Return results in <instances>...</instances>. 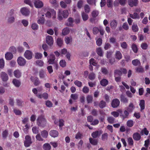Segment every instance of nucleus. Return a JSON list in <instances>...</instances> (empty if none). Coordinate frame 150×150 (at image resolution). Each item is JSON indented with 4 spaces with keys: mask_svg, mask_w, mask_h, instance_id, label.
<instances>
[{
    "mask_svg": "<svg viewBox=\"0 0 150 150\" xmlns=\"http://www.w3.org/2000/svg\"><path fill=\"white\" fill-rule=\"evenodd\" d=\"M72 38L71 37L66 36L64 38V41L67 45L69 44L72 41Z\"/></svg>",
    "mask_w": 150,
    "mask_h": 150,
    "instance_id": "nucleus-33",
    "label": "nucleus"
},
{
    "mask_svg": "<svg viewBox=\"0 0 150 150\" xmlns=\"http://www.w3.org/2000/svg\"><path fill=\"white\" fill-rule=\"evenodd\" d=\"M0 76L2 80L4 81H6L8 79V76L5 72H1L0 74Z\"/></svg>",
    "mask_w": 150,
    "mask_h": 150,
    "instance_id": "nucleus-16",
    "label": "nucleus"
},
{
    "mask_svg": "<svg viewBox=\"0 0 150 150\" xmlns=\"http://www.w3.org/2000/svg\"><path fill=\"white\" fill-rule=\"evenodd\" d=\"M69 13L67 10H64L61 11L59 10L58 12V18L59 20H61L64 18H67L68 16Z\"/></svg>",
    "mask_w": 150,
    "mask_h": 150,
    "instance_id": "nucleus-3",
    "label": "nucleus"
},
{
    "mask_svg": "<svg viewBox=\"0 0 150 150\" xmlns=\"http://www.w3.org/2000/svg\"><path fill=\"white\" fill-rule=\"evenodd\" d=\"M127 141L128 144L129 146H133L134 145V141L132 137H129L127 138Z\"/></svg>",
    "mask_w": 150,
    "mask_h": 150,
    "instance_id": "nucleus-39",
    "label": "nucleus"
},
{
    "mask_svg": "<svg viewBox=\"0 0 150 150\" xmlns=\"http://www.w3.org/2000/svg\"><path fill=\"white\" fill-rule=\"evenodd\" d=\"M81 15L83 21H86L88 19V15L84 12L82 13Z\"/></svg>",
    "mask_w": 150,
    "mask_h": 150,
    "instance_id": "nucleus-42",
    "label": "nucleus"
},
{
    "mask_svg": "<svg viewBox=\"0 0 150 150\" xmlns=\"http://www.w3.org/2000/svg\"><path fill=\"white\" fill-rule=\"evenodd\" d=\"M31 137L29 135H27L25 137V140L24 141V145L26 147H29L32 144Z\"/></svg>",
    "mask_w": 150,
    "mask_h": 150,
    "instance_id": "nucleus-5",
    "label": "nucleus"
},
{
    "mask_svg": "<svg viewBox=\"0 0 150 150\" xmlns=\"http://www.w3.org/2000/svg\"><path fill=\"white\" fill-rule=\"evenodd\" d=\"M84 10L86 13H89L90 11V8L88 5H86L84 6Z\"/></svg>",
    "mask_w": 150,
    "mask_h": 150,
    "instance_id": "nucleus-64",
    "label": "nucleus"
},
{
    "mask_svg": "<svg viewBox=\"0 0 150 150\" xmlns=\"http://www.w3.org/2000/svg\"><path fill=\"white\" fill-rule=\"evenodd\" d=\"M47 43L50 46H51L53 44L54 41L52 36L50 35L47 36L46 38Z\"/></svg>",
    "mask_w": 150,
    "mask_h": 150,
    "instance_id": "nucleus-11",
    "label": "nucleus"
},
{
    "mask_svg": "<svg viewBox=\"0 0 150 150\" xmlns=\"http://www.w3.org/2000/svg\"><path fill=\"white\" fill-rule=\"evenodd\" d=\"M34 4L36 8H40L43 7V3L40 0H35L34 1Z\"/></svg>",
    "mask_w": 150,
    "mask_h": 150,
    "instance_id": "nucleus-9",
    "label": "nucleus"
},
{
    "mask_svg": "<svg viewBox=\"0 0 150 150\" xmlns=\"http://www.w3.org/2000/svg\"><path fill=\"white\" fill-rule=\"evenodd\" d=\"M108 134L107 133H105L102 135L101 139L103 141L107 140L108 138Z\"/></svg>",
    "mask_w": 150,
    "mask_h": 150,
    "instance_id": "nucleus-50",
    "label": "nucleus"
},
{
    "mask_svg": "<svg viewBox=\"0 0 150 150\" xmlns=\"http://www.w3.org/2000/svg\"><path fill=\"white\" fill-rule=\"evenodd\" d=\"M96 77V75L93 72L90 73L88 76V78L91 80H94Z\"/></svg>",
    "mask_w": 150,
    "mask_h": 150,
    "instance_id": "nucleus-43",
    "label": "nucleus"
},
{
    "mask_svg": "<svg viewBox=\"0 0 150 150\" xmlns=\"http://www.w3.org/2000/svg\"><path fill=\"white\" fill-rule=\"evenodd\" d=\"M120 98L121 102L125 103L128 102L127 99L122 94L121 95Z\"/></svg>",
    "mask_w": 150,
    "mask_h": 150,
    "instance_id": "nucleus-38",
    "label": "nucleus"
},
{
    "mask_svg": "<svg viewBox=\"0 0 150 150\" xmlns=\"http://www.w3.org/2000/svg\"><path fill=\"white\" fill-rule=\"evenodd\" d=\"M43 148L44 150H50L51 149V146L49 144L45 143L43 144Z\"/></svg>",
    "mask_w": 150,
    "mask_h": 150,
    "instance_id": "nucleus-32",
    "label": "nucleus"
},
{
    "mask_svg": "<svg viewBox=\"0 0 150 150\" xmlns=\"http://www.w3.org/2000/svg\"><path fill=\"white\" fill-rule=\"evenodd\" d=\"M8 134V131L7 130H5L2 133V137L4 138H6Z\"/></svg>",
    "mask_w": 150,
    "mask_h": 150,
    "instance_id": "nucleus-62",
    "label": "nucleus"
},
{
    "mask_svg": "<svg viewBox=\"0 0 150 150\" xmlns=\"http://www.w3.org/2000/svg\"><path fill=\"white\" fill-rule=\"evenodd\" d=\"M97 45L99 46H101L102 43V40L101 38H98L96 41Z\"/></svg>",
    "mask_w": 150,
    "mask_h": 150,
    "instance_id": "nucleus-59",
    "label": "nucleus"
},
{
    "mask_svg": "<svg viewBox=\"0 0 150 150\" xmlns=\"http://www.w3.org/2000/svg\"><path fill=\"white\" fill-rule=\"evenodd\" d=\"M111 47V46L109 43L106 42L105 44L104 48L105 50H107L110 48Z\"/></svg>",
    "mask_w": 150,
    "mask_h": 150,
    "instance_id": "nucleus-63",
    "label": "nucleus"
},
{
    "mask_svg": "<svg viewBox=\"0 0 150 150\" xmlns=\"http://www.w3.org/2000/svg\"><path fill=\"white\" fill-rule=\"evenodd\" d=\"M93 97L91 95H88L86 97V100L88 103H91L93 100Z\"/></svg>",
    "mask_w": 150,
    "mask_h": 150,
    "instance_id": "nucleus-46",
    "label": "nucleus"
},
{
    "mask_svg": "<svg viewBox=\"0 0 150 150\" xmlns=\"http://www.w3.org/2000/svg\"><path fill=\"white\" fill-rule=\"evenodd\" d=\"M74 83L76 85L79 87H81L82 86V82L78 80L75 81L74 82Z\"/></svg>",
    "mask_w": 150,
    "mask_h": 150,
    "instance_id": "nucleus-57",
    "label": "nucleus"
},
{
    "mask_svg": "<svg viewBox=\"0 0 150 150\" xmlns=\"http://www.w3.org/2000/svg\"><path fill=\"white\" fill-rule=\"evenodd\" d=\"M14 75L16 78H19L21 76V71L19 69L15 70L13 72Z\"/></svg>",
    "mask_w": 150,
    "mask_h": 150,
    "instance_id": "nucleus-24",
    "label": "nucleus"
},
{
    "mask_svg": "<svg viewBox=\"0 0 150 150\" xmlns=\"http://www.w3.org/2000/svg\"><path fill=\"white\" fill-rule=\"evenodd\" d=\"M99 32V29L97 27H95L93 28V34L96 35Z\"/></svg>",
    "mask_w": 150,
    "mask_h": 150,
    "instance_id": "nucleus-53",
    "label": "nucleus"
},
{
    "mask_svg": "<svg viewBox=\"0 0 150 150\" xmlns=\"http://www.w3.org/2000/svg\"><path fill=\"white\" fill-rule=\"evenodd\" d=\"M38 16V18L37 21V23L40 24H43L45 22V19L44 18V15L39 13Z\"/></svg>",
    "mask_w": 150,
    "mask_h": 150,
    "instance_id": "nucleus-7",
    "label": "nucleus"
},
{
    "mask_svg": "<svg viewBox=\"0 0 150 150\" xmlns=\"http://www.w3.org/2000/svg\"><path fill=\"white\" fill-rule=\"evenodd\" d=\"M108 83V81L106 79H103L100 81V84L101 86H107Z\"/></svg>",
    "mask_w": 150,
    "mask_h": 150,
    "instance_id": "nucleus-27",
    "label": "nucleus"
},
{
    "mask_svg": "<svg viewBox=\"0 0 150 150\" xmlns=\"http://www.w3.org/2000/svg\"><path fill=\"white\" fill-rule=\"evenodd\" d=\"M5 57L6 59L10 60L13 57V54L10 52H7L5 55Z\"/></svg>",
    "mask_w": 150,
    "mask_h": 150,
    "instance_id": "nucleus-26",
    "label": "nucleus"
},
{
    "mask_svg": "<svg viewBox=\"0 0 150 150\" xmlns=\"http://www.w3.org/2000/svg\"><path fill=\"white\" fill-rule=\"evenodd\" d=\"M149 131L147 130L146 128H144V129L141 131V135H143L144 134L147 135L149 134Z\"/></svg>",
    "mask_w": 150,
    "mask_h": 150,
    "instance_id": "nucleus-56",
    "label": "nucleus"
},
{
    "mask_svg": "<svg viewBox=\"0 0 150 150\" xmlns=\"http://www.w3.org/2000/svg\"><path fill=\"white\" fill-rule=\"evenodd\" d=\"M121 47L123 49H126L127 47V45L125 42H123L120 43Z\"/></svg>",
    "mask_w": 150,
    "mask_h": 150,
    "instance_id": "nucleus-58",
    "label": "nucleus"
},
{
    "mask_svg": "<svg viewBox=\"0 0 150 150\" xmlns=\"http://www.w3.org/2000/svg\"><path fill=\"white\" fill-rule=\"evenodd\" d=\"M127 126L129 127H131L134 125L133 121L132 120H129L127 121Z\"/></svg>",
    "mask_w": 150,
    "mask_h": 150,
    "instance_id": "nucleus-48",
    "label": "nucleus"
},
{
    "mask_svg": "<svg viewBox=\"0 0 150 150\" xmlns=\"http://www.w3.org/2000/svg\"><path fill=\"white\" fill-rule=\"evenodd\" d=\"M99 14V12L98 11L94 10L92 11L91 13V15L92 16L93 18H96L98 15Z\"/></svg>",
    "mask_w": 150,
    "mask_h": 150,
    "instance_id": "nucleus-44",
    "label": "nucleus"
},
{
    "mask_svg": "<svg viewBox=\"0 0 150 150\" xmlns=\"http://www.w3.org/2000/svg\"><path fill=\"white\" fill-rule=\"evenodd\" d=\"M30 79L35 86H38L40 83L38 79L36 77L32 76L30 78Z\"/></svg>",
    "mask_w": 150,
    "mask_h": 150,
    "instance_id": "nucleus-15",
    "label": "nucleus"
},
{
    "mask_svg": "<svg viewBox=\"0 0 150 150\" xmlns=\"http://www.w3.org/2000/svg\"><path fill=\"white\" fill-rule=\"evenodd\" d=\"M133 138L135 140L137 141L140 139L141 136L137 132L133 134Z\"/></svg>",
    "mask_w": 150,
    "mask_h": 150,
    "instance_id": "nucleus-29",
    "label": "nucleus"
},
{
    "mask_svg": "<svg viewBox=\"0 0 150 150\" xmlns=\"http://www.w3.org/2000/svg\"><path fill=\"white\" fill-rule=\"evenodd\" d=\"M134 108V106L132 103H130L128 107L127 108V110L129 112H132Z\"/></svg>",
    "mask_w": 150,
    "mask_h": 150,
    "instance_id": "nucleus-28",
    "label": "nucleus"
},
{
    "mask_svg": "<svg viewBox=\"0 0 150 150\" xmlns=\"http://www.w3.org/2000/svg\"><path fill=\"white\" fill-rule=\"evenodd\" d=\"M118 23L115 20H113L111 21L110 26L112 29L114 30L117 27Z\"/></svg>",
    "mask_w": 150,
    "mask_h": 150,
    "instance_id": "nucleus-17",
    "label": "nucleus"
},
{
    "mask_svg": "<svg viewBox=\"0 0 150 150\" xmlns=\"http://www.w3.org/2000/svg\"><path fill=\"white\" fill-rule=\"evenodd\" d=\"M132 29L134 32H137L138 30V28L137 25L133 24L132 26Z\"/></svg>",
    "mask_w": 150,
    "mask_h": 150,
    "instance_id": "nucleus-61",
    "label": "nucleus"
},
{
    "mask_svg": "<svg viewBox=\"0 0 150 150\" xmlns=\"http://www.w3.org/2000/svg\"><path fill=\"white\" fill-rule=\"evenodd\" d=\"M106 105V103L104 101L101 100L99 104V106L101 108L105 107Z\"/></svg>",
    "mask_w": 150,
    "mask_h": 150,
    "instance_id": "nucleus-54",
    "label": "nucleus"
},
{
    "mask_svg": "<svg viewBox=\"0 0 150 150\" xmlns=\"http://www.w3.org/2000/svg\"><path fill=\"white\" fill-rule=\"evenodd\" d=\"M33 132L34 134H37L39 132V128L36 126L33 127L32 129Z\"/></svg>",
    "mask_w": 150,
    "mask_h": 150,
    "instance_id": "nucleus-51",
    "label": "nucleus"
},
{
    "mask_svg": "<svg viewBox=\"0 0 150 150\" xmlns=\"http://www.w3.org/2000/svg\"><path fill=\"white\" fill-rule=\"evenodd\" d=\"M110 43L114 44L115 46L118 47L119 46L118 43L117 42L116 39L114 37H111L109 39Z\"/></svg>",
    "mask_w": 150,
    "mask_h": 150,
    "instance_id": "nucleus-22",
    "label": "nucleus"
},
{
    "mask_svg": "<svg viewBox=\"0 0 150 150\" xmlns=\"http://www.w3.org/2000/svg\"><path fill=\"white\" fill-rule=\"evenodd\" d=\"M59 129L62 130V127L64 125V121L62 119H60L59 120Z\"/></svg>",
    "mask_w": 150,
    "mask_h": 150,
    "instance_id": "nucleus-52",
    "label": "nucleus"
},
{
    "mask_svg": "<svg viewBox=\"0 0 150 150\" xmlns=\"http://www.w3.org/2000/svg\"><path fill=\"white\" fill-rule=\"evenodd\" d=\"M17 62L19 65L23 66L25 64L26 60L24 58L19 57L18 58Z\"/></svg>",
    "mask_w": 150,
    "mask_h": 150,
    "instance_id": "nucleus-12",
    "label": "nucleus"
},
{
    "mask_svg": "<svg viewBox=\"0 0 150 150\" xmlns=\"http://www.w3.org/2000/svg\"><path fill=\"white\" fill-rule=\"evenodd\" d=\"M33 53L29 50H26L24 53V56L28 59H30L32 58Z\"/></svg>",
    "mask_w": 150,
    "mask_h": 150,
    "instance_id": "nucleus-10",
    "label": "nucleus"
},
{
    "mask_svg": "<svg viewBox=\"0 0 150 150\" xmlns=\"http://www.w3.org/2000/svg\"><path fill=\"white\" fill-rule=\"evenodd\" d=\"M63 41L61 38H58L57 40V45L59 46H62L63 44Z\"/></svg>",
    "mask_w": 150,
    "mask_h": 150,
    "instance_id": "nucleus-41",
    "label": "nucleus"
},
{
    "mask_svg": "<svg viewBox=\"0 0 150 150\" xmlns=\"http://www.w3.org/2000/svg\"><path fill=\"white\" fill-rule=\"evenodd\" d=\"M120 102L117 99H115L112 100L111 103L112 107L113 108L117 107L119 105Z\"/></svg>",
    "mask_w": 150,
    "mask_h": 150,
    "instance_id": "nucleus-14",
    "label": "nucleus"
},
{
    "mask_svg": "<svg viewBox=\"0 0 150 150\" xmlns=\"http://www.w3.org/2000/svg\"><path fill=\"white\" fill-rule=\"evenodd\" d=\"M20 11L22 14L25 16H28L30 14L29 10L26 7H23L21 9Z\"/></svg>",
    "mask_w": 150,
    "mask_h": 150,
    "instance_id": "nucleus-8",
    "label": "nucleus"
},
{
    "mask_svg": "<svg viewBox=\"0 0 150 150\" xmlns=\"http://www.w3.org/2000/svg\"><path fill=\"white\" fill-rule=\"evenodd\" d=\"M50 135L52 137H56L58 135V132L56 130H52L50 131Z\"/></svg>",
    "mask_w": 150,
    "mask_h": 150,
    "instance_id": "nucleus-21",
    "label": "nucleus"
},
{
    "mask_svg": "<svg viewBox=\"0 0 150 150\" xmlns=\"http://www.w3.org/2000/svg\"><path fill=\"white\" fill-rule=\"evenodd\" d=\"M17 105L20 107H22L23 104V101L21 99H17L16 100Z\"/></svg>",
    "mask_w": 150,
    "mask_h": 150,
    "instance_id": "nucleus-34",
    "label": "nucleus"
},
{
    "mask_svg": "<svg viewBox=\"0 0 150 150\" xmlns=\"http://www.w3.org/2000/svg\"><path fill=\"white\" fill-rule=\"evenodd\" d=\"M36 96L40 99L43 98L45 100H47L48 98L49 95L47 93H44L42 94H38L36 95Z\"/></svg>",
    "mask_w": 150,
    "mask_h": 150,
    "instance_id": "nucleus-13",
    "label": "nucleus"
},
{
    "mask_svg": "<svg viewBox=\"0 0 150 150\" xmlns=\"http://www.w3.org/2000/svg\"><path fill=\"white\" fill-rule=\"evenodd\" d=\"M89 140L90 143L93 145H96L98 144V141L97 139L90 138L89 139Z\"/></svg>",
    "mask_w": 150,
    "mask_h": 150,
    "instance_id": "nucleus-31",
    "label": "nucleus"
},
{
    "mask_svg": "<svg viewBox=\"0 0 150 150\" xmlns=\"http://www.w3.org/2000/svg\"><path fill=\"white\" fill-rule=\"evenodd\" d=\"M129 5L131 7L137 6L138 4V0H128Z\"/></svg>",
    "mask_w": 150,
    "mask_h": 150,
    "instance_id": "nucleus-18",
    "label": "nucleus"
},
{
    "mask_svg": "<svg viewBox=\"0 0 150 150\" xmlns=\"http://www.w3.org/2000/svg\"><path fill=\"white\" fill-rule=\"evenodd\" d=\"M70 32V30L69 28L66 27L64 28L62 31V34L63 35H66L68 34Z\"/></svg>",
    "mask_w": 150,
    "mask_h": 150,
    "instance_id": "nucleus-25",
    "label": "nucleus"
},
{
    "mask_svg": "<svg viewBox=\"0 0 150 150\" xmlns=\"http://www.w3.org/2000/svg\"><path fill=\"white\" fill-rule=\"evenodd\" d=\"M55 57L53 53L51 54L49 56V59L47 63L49 64H52L55 63Z\"/></svg>",
    "mask_w": 150,
    "mask_h": 150,
    "instance_id": "nucleus-6",
    "label": "nucleus"
},
{
    "mask_svg": "<svg viewBox=\"0 0 150 150\" xmlns=\"http://www.w3.org/2000/svg\"><path fill=\"white\" fill-rule=\"evenodd\" d=\"M42 136L44 138H46L48 135V132L46 130H44L41 132Z\"/></svg>",
    "mask_w": 150,
    "mask_h": 150,
    "instance_id": "nucleus-37",
    "label": "nucleus"
},
{
    "mask_svg": "<svg viewBox=\"0 0 150 150\" xmlns=\"http://www.w3.org/2000/svg\"><path fill=\"white\" fill-rule=\"evenodd\" d=\"M42 57V54L40 53L36 52L35 53V58L36 59H41Z\"/></svg>",
    "mask_w": 150,
    "mask_h": 150,
    "instance_id": "nucleus-45",
    "label": "nucleus"
},
{
    "mask_svg": "<svg viewBox=\"0 0 150 150\" xmlns=\"http://www.w3.org/2000/svg\"><path fill=\"white\" fill-rule=\"evenodd\" d=\"M14 10L12 9L8 14L7 22L8 23L11 24L13 23L15 20L16 17L13 15Z\"/></svg>",
    "mask_w": 150,
    "mask_h": 150,
    "instance_id": "nucleus-2",
    "label": "nucleus"
},
{
    "mask_svg": "<svg viewBox=\"0 0 150 150\" xmlns=\"http://www.w3.org/2000/svg\"><path fill=\"white\" fill-rule=\"evenodd\" d=\"M129 16L133 19H139L140 18L139 16L137 13H134L133 14H129Z\"/></svg>",
    "mask_w": 150,
    "mask_h": 150,
    "instance_id": "nucleus-35",
    "label": "nucleus"
},
{
    "mask_svg": "<svg viewBox=\"0 0 150 150\" xmlns=\"http://www.w3.org/2000/svg\"><path fill=\"white\" fill-rule=\"evenodd\" d=\"M12 82L15 86L16 87H19L21 84L20 81L16 79H13Z\"/></svg>",
    "mask_w": 150,
    "mask_h": 150,
    "instance_id": "nucleus-30",
    "label": "nucleus"
},
{
    "mask_svg": "<svg viewBox=\"0 0 150 150\" xmlns=\"http://www.w3.org/2000/svg\"><path fill=\"white\" fill-rule=\"evenodd\" d=\"M31 28L33 30H37L38 28V26L36 23H33L31 25Z\"/></svg>",
    "mask_w": 150,
    "mask_h": 150,
    "instance_id": "nucleus-47",
    "label": "nucleus"
},
{
    "mask_svg": "<svg viewBox=\"0 0 150 150\" xmlns=\"http://www.w3.org/2000/svg\"><path fill=\"white\" fill-rule=\"evenodd\" d=\"M36 63L40 67H42L44 64V63L43 61L41 60H38L36 61Z\"/></svg>",
    "mask_w": 150,
    "mask_h": 150,
    "instance_id": "nucleus-49",
    "label": "nucleus"
},
{
    "mask_svg": "<svg viewBox=\"0 0 150 150\" xmlns=\"http://www.w3.org/2000/svg\"><path fill=\"white\" fill-rule=\"evenodd\" d=\"M132 63L134 66H137L139 65L140 62L139 60L138 59H135L132 61Z\"/></svg>",
    "mask_w": 150,
    "mask_h": 150,
    "instance_id": "nucleus-36",
    "label": "nucleus"
},
{
    "mask_svg": "<svg viewBox=\"0 0 150 150\" xmlns=\"http://www.w3.org/2000/svg\"><path fill=\"white\" fill-rule=\"evenodd\" d=\"M102 133L101 131H96L92 133L91 136L93 138H96L100 136Z\"/></svg>",
    "mask_w": 150,
    "mask_h": 150,
    "instance_id": "nucleus-20",
    "label": "nucleus"
},
{
    "mask_svg": "<svg viewBox=\"0 0 150 150\" xmlns=\"http://www.w3.org/2000/svg\"><path fill=\"white\" fill-rule=\"evenodd\" d=\"M127 73V71L126 69L121 68L120 69H116L114 71V76H121L122 74H126Z\"/></svg>",
    "mask_w": 150,
    "mask_h": 150,
    "instance_id": "nucleus-4",
    "label": "nucleus"
},
{
    "mask_svg": "<svg viewBox=\"0 0 150 150\" xmlns=\"http://www.w3.org/2000/svg\"><path fill=\"white\" fill-rule=\"evenodd\" d=\"M96 52L100 56H103V52L101 48L99 47L96 49Z\"/></svg>",
    "mask_w": 150,
    "mask_h": 150,
    "instance_id": "nucleus-40",
    "label": "nucleus"
},
{
    "mask_svg": "<svg viewBox=\"0 0 150 150\" xmlns=\"http://www.w3.org/2000/svg\"><path fill=\"white\" fill-rule=\"evenodd\" d=\"M37 125L39 126L44 127L47 124V121L44 116L42 115L39 116L37 120Z\"/></svg>",
    "mask_w": 150,
    "mask_h": 150,
    "instance_id": "nucleus-1",
    "label": "nucleus"
},
{
    "mask_svg": "<svg viewBox=\"0 0 150 150\" xmlns=\"http://www.w3.org/2000/svg\"><path fill=\"white\" fill-rule=\"evenodd\" d=\"M115 57L116 59L119 60L122 58V54L120 51H116L115 54Z\"/></svg>",
    "mask_w": 150,
    "mask_h": 150,
    "instance_id": "nucleus-23",
    "label": "nucleus"
},
{
    "mask_svg": "<svg viewBox=\"0 0 150 150\" xmlns=\"http://www.w3.org/2000/svg\"><path fill=\"white\" fill-rule=\"evenodd\" d=\"M39 75L40 79H44L46 77V74L43 69H41L39 71Z\"/></svg>",
    "mask_w": 150,
    "mask_h": 150,
    "instance_id": "nucleus-19",
    "label": "nucleus"
},
{
    "mask_svg": "<svg viewBox=\"0 0 150 150\" xmlns=\"http://www.w3.org/2000/svg\"><path fill=\"white\" fill-rule=\"evenodd\" d=\"M66 62L65 60H62L59 62V64L62 67H65L66 66Z\"/></svg>",
    "mask_w": 150,
    "mask_h": 150,
    "instance_id": "nucleus-60",
    "label": "nucleus"
},
{
    "mask_svg": "<svg viewBox=\"0 0 150 150\" xmlns=\"http://www.w3.org/2000/svg\"><path fill=\"white\" fill-rule=\"evenodd\" d=\"M101 71L103 74L105 75L107 74L108 73L107 69L105 67H102L101 69Z\"/></svg>",
    "mask_w": 150,
    "mask_h": 150,
    "instance_id": "nucleus-55",
    "label": "nucleus"
}]
</instances>
